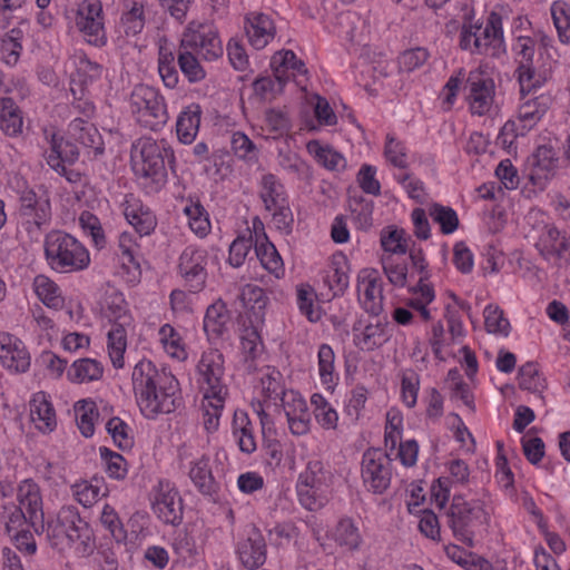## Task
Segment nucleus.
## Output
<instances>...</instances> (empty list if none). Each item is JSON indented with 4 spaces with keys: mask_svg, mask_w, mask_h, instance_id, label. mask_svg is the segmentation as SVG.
Returning a JSON list of instances; mask_svg holds the SVG:
<instances>
[{
    "mask_svg": "<svg viewBox=\"0 0 570 570\" xmlns=\"http://www.w3.org/2000/svg\"><path fill=\"white\" fill-rule=\"evenodd\" d=\"M166 165L174 168L175 155L165 139L141 137L132 144V170L137 177L149 179L154 190H159L167 181Z\"/></svg>",
    "mask_w": 570,
    "mask_h": 570,
    "instance_id": "f257e3e1",
    "label": "nucleus"
},
{
    "mask_svg": "<svg viewBox=\"0 0 570 570\" xmlns=\"http://www.w3.org/2000/svg\"><path fill=\"white\" fill-rule=\"evenodd\" d=\"M444 517L454 538L470 548L474 547V538L489 521V514L482 501H469L461 494L452 498V502L445 510Z\"/></svg>",
    "mask_w": 570,
    "mask_h": 570,
    "instance_id": "f03ea898",
    "label": "nucleus"
},
{
    "mask_svg": "<svg viewBox=\"0 0 570 570\" xmlns=\"http://www.w3.org/2000/svg\"><path fill=\"white\" fill-rule=\"evenodd\" d=\"M502 17L492 11L485 26L465 18L460 32V48L471 53L497 56L503 50Z\"/></svg>",
    "mask_w": 570,
    "mask_h": 570,
    "instance_id": "7ed1b4c3",
    "label": "nucleus"
},
{
    "mask_svg": "<svg viewBox=\"0 0 570 570\" xmlns=\"http://www.w3.org/2000/svg\"><path fill=\"white\" fill-rule=\"evenodd\" d=\"M45 255L49 265L58 272L82 271L90 263L86 247L77 238L61 230H52L46 235Z\"/></svg>",
    "mask_w": 570,
    "mask_h": 570,
    "instance_id": "20e7f679",
    "label": "nucleus"
},
{
    "mask_svg": "<svg viewBox=\"0 0 570 570\" xmlns=\"http://www.w3.org/2000/svg\"><path fill=\"white\" fill-rule=\"evenodd\" d=\"M105 315L112 324L108 332V351L112 365L124 367V353L127 347V328L132 325L128 304L120 292H111L105 298Z\"/></svg>",
    "mask_w": 570,
    "mask_h": 570,
    "instance_id": "39448f33",
    "label": "nucleus"
},
{
    "mask_svg": "<svg viewBox=\"0 0 570 570\" xmlns=\"http://www.w3.org/2000/svg\"><path fill=\"white\" fill-rule=\"evenodd\" d=\"M130 108L137 122L154 131L161 129L169 119L164 97L157 89L147 85L134 88Z\"/></svg>",
    "mask_w": 570,
    "mask_h": 570,
    "instance_id": "423d86ee",
    "label": "nucleus"
},
{
    "mask_svg": "<svg viewBox=\"0 0 570 570\" xmlns=\"http://www.w3.org/2000/svg\"><path fill=\"white\" fill-rule=\"evenodd\" d=\"M131 381L136 396H145V409L149 415L155 413L153 411L170 409L168 399H163L164 402L159 405V403L155 402V399H150V393H154L156 384L170 390V383H173L171 373L165 370L158 371L151 361L141 360L132 370Z\"/></svg>",
    "mask_w": 570,
    "mask_h": 570,
    "instance_id": "0eeeda50",
    "label": "nucleus"
},
{
    "mask_svg": "<svg viewBox=\"0 0 570 570\" xmlns=\"http://www.w3.org/2000/svg\"><path fill=\"white\" fill-rule=\"evenodd\" d=\"M181 48L212 61L223 56V46L217 30L209 24L190 22L183 33Z\"/></svg>",
    "mask_w": 570,
    "mask_h": 570,
    "instance_id": "6e6552de",
    "label": "nucleus"
},
{
    "mask_svg": "<svg viewBox=\"0 0 570 570\" xmlns=\"http://www.w3.org/2000/svg\"><path fill=\"white\" fill-rule=\"evenodd\" d=\"M391 459L379 449H368L362 459V479L368 491L382 494L391 483Z\"/></svg>",
    "mask_w": 570,
    "mask_h": 570,
    "instance_id": "1a4fd4ad",
    "label": "nucleus"
},
{
    "mask_svg": "<svg viewBox=\"0 0 570 570\" xmlns=\"http://www.w3.org/2000/svg\"><path fill=\"white\" fill-rule=\"evenodd\" d=\"M328 479L330 472L325 470L322 461L311 460L307 462L296 484L297 495L304 508L313 511L321 505L317 494L323 487L327 485Z\"/></svg>",
    "mask_w": 570,
    "mask_h": 570,
    "instance_id": "9d476101",
    "label": "nucleus"
},
{
    "mask_svg": "<svg viewBox=\"0 0 570 570\" xmlns=\"http://www.w3.org/2000/svg\"><path fill=\"white\" fill-rule=\"evenodd\" d=\"M208 262L204 249L187 246L179 256L178 273L190 293H199L206 286Z\"/></svg>",
    "mask_w": 570,
    "mask_h": 570,
    "instance_id": "9b49d317",
    "label": "nucleus"
},
{
    "mask_svg": "<svg viewBox=\"0 0 570 570\" xmlns=\"http://www.w3.org/2000/svg\"><path fill=\"white\" fill-rule=\"evenodd\" d=\"M151 509L158 519L166 524L176 527L183 521V498L168 481L158 482L151 499Z\"/></svg>",
    "mask_w": 570,
    "mask_h": 570,
    "instance_id": "f8f14e48",
    "label": "nucleus"
},
{
    "mask_svg": "<svg viewBox=\"0 0 570 570\" xmlns=\"http://www.w3.org/2000/svg\"><path fill=\"white\" fill-rule=\"evenodd\" d=\"M72 546L80 553H89L94 549V534L89 523L82 519L73 505L62 507L57 514Z\"/></svg>",
    "mask_w": 570,
    "mask_h": 570,
    "instance_id": "ddd939ff",
    "label": "nucleus"
},
{
    "mask_svg": "<svg viewBox=\"0 0 570 570\" xmlns=\"http://www.w3.org/2000/svg\"><path fill=\"white\" fill-rule=\"evenodd\" d=\"M76 24L89 43L97 47L106 45L107 37L102 21V4L100 0H83L78 9Z\"/></svg>",
    "mask_w": 570,
    "mask_h": 570,
    "instance_id": "4468645a",
    "label": "nucleus"
},
{
    "mask_svg": "<svg viewBox=\"0 0 570 570\" xmlns=\"http://www.w3.org/2000/svg\"><path fill=\"white\" fill-rule=\"evenodd\" d=\"M18 214L28 224L41 229L51 218V205L48 196L43 193L38 195L33 188L26 186L18 191Z\"/></svg>",
    "mask_w": 570,
    "mask_h": 570,
    "instance_id": "2eb2a0df",
    "label": "nucleus"
},
{
    "mask_svg": "<svg viewBox=\"0 0 570 570\" xmlns=\"http://www.w3.org/2000/svg\"><path fill=\"white\" fill-rule=\"evenodd\" d=\"M197 368L208 386L206 396L214 397L222 403L227 394V389L223 384L225 372L223 354L217 350L204 353Z\"/></svg>",
    "mask_w": 570,
    "mask_h": 570,
    "instance_id": "dca6fc26",
    "label": "nucleus"
},
{
    "mask_svg": "<svg viewBox=\"0 0 570 570\" xmlns=\"http://www.w3.org/2000/svg\"><path fill=\"white\" fill-rule=\"evenodd\" d=\"M17 500L19 502L17 507L29 519V525L36 533H42L45 531V518L39 485L31 479L23 480L18 487Z\"/></svg>",
    "mask_w": 570,
    "mask_h": 570,
    "instance_id": "f3484780",
    "label": "nucleus"
},
{
    "mask_svg": "<svg viewBox=\"0 0 570 570\" xmlns=\"http://www.w3.org/2000/svg\"><path fill=\"white\" fill-rule=\"evenodd\" d=\"M240 563L248 570L264 566L267 559V544L262 531L252 524L246 538L237 543L236 549Z\"/></svg>",
    "mask_w": 570,
    "mask_h": 570,
    "instance_id": "a211bd4d",
    "label": "nucleus"
},
{
    "mask_svg": "<svg viewBox=\"0 0 570 570\" xmlns=\"http://www.w3.org/2000/svg\"><path fill=\"white\" fill-rule=\"evenodd\" d=\"M470 109L473 115L483 116L493 102L494 81L478 71H471L466 79Z\"/></svg>",
    "mask_w": 570,
    "mask_h": 570,
    "instance_id": "6ab92c4d",
    "label": "nucleus"
},
{
    "mask_svg": "<svg viewBox=\"0 0 570 570\" xmlns=\"http://www.w3.org/2000/svg\"><path fill=\"white\" fill-rule=\"evenodd\" d=\"M518 45L520 50L518 52V68L515 70L518 82L520 85V94L522 98L534 89V69L532 59L534 57L533 41L530 37H518Z\"/></svg>",
    "mask_w": 570,
    "mask_h": 570,
    "instance_id": "aec40b11",
    "label": "nucleus"
},
{
    "mask_svg": "<svg viewBox=\"0 0 570 570\" xmlns=\"http://www.w3.org/2000/svg\"><path fill=\"white\" fill-rule=\"evenodd\" d=\"M289 395L292 400L283 403L289 430L294 435H304L308 432L311 422L307 404L302 396L294 392H291Z\"/></svg>",
    "mask_w": 570,
    "mask_h": 570,
    "instance_id": "412c9836",
    "label": "nucleus"
},
{
    "mask_svg": "<svg viewBox=\"0 0 570 570\" xmlns=\"http://www.w3.org/2000/svg\"><path fill=\"white\" fill-rule=\"evenodd\" d=\"M240 299L244 306L249 309V323L263 325L265 321V309L269 302L266 292L255 284H246L242 289Z\"/></svg>",
    "mask_w": 570,
    "mask_h": 570,
    "instance_id": "4be33fe9",
    "label": "nucleus"
},
{
    "mask_svg": "<svg viewBox=\"0 0 570 570\" xmlns=\"http://www.w3.org/2000/svg\"><path fill=\"white\" fill-rule=\"evenodd\" d=\"M358 282L365 284L364 309L377 316L383 311L382 284L376 271L364 269L358 275Z\"/></svg>",
    "mask_w": 570,
    "mask_h": 570,
    "instance_id": "5701e85b",
    "label": "nucleus"
},
{
    "mask_svg": "<svg viewBox=\"0 0 570 570\" xmlns=\"http://www.w3.org/2000/svg\"><path fill=\"white\" fill-rule=\"evenodd\" d=\"M245 29L250 45L258 50L265 48L275 35L274 22L264 13L247 17Z\"/></svg>",
    "mask_w": 570,
    "mask_h": 570,
    "instance_id": "b1692460",
    "label": "nucleus"
},
{
    "mask_svg": "<svg viewBox=\"0 0 570 570\" xmlns=\"http://www.w3.org/2000/svg\"><path fill=\"white\" fill-rule=\"evenodd\" d=\"M30 417L37 429L51 432L57 425L56 412L45 392H37L30 401Z\"/></svg>",
    "mask_w": 570,
    "mask_h": 570,
    "instance_id": "393cba45",
    "label": "nucleus"
},
{
    "mask_svg": "<svg viewBox=\"0 0 570 570\" xmlns=\"http://www.w3.org/2000/svg\"><path fill=\"white\" fill-rule=\"evenodd\" d=\"M79 157V150L76 145L65 140L57 134L50 138V153L46 156L47 164L57 173L65 170V163L73 164Z\"/></svg>",
    "mask_w": 570,
    "mask_h": 570,
    "instance_id": "a878e982",
    "label": "nucleus"
},
{
    "mask_svg": "<svg viewBox=\"0 0 570 570\" xmlns=\"http://www.w3.org/2000/svg\"><path fill=\"white\" fill-rule=\"evenodd\" d=\"M68 132L77 142L92 149L96 156L104 153L102 138L92 124L82 118H76L69 124Z\"/></svg>",
    "mask_w": 570,
    "mask_h": 570,
    "instance_id": "bb28decb",
    "label": "nucleus"
},
{
    "mask_svg": "<svg viewBox=\"0 0 570 570\" xmlns=\"http://www.w3.org/2000/svg\"><path fill=\"white\" fill-rule=\"evenodd\" d=\"M229 318L228 309L222 299L207 307L204 317V331L210 341L223 337L227 332Z\"/></svg>",
    "mask_w": 570,
    "mask_h": 570,
    "instance_id": "cd10ccee",
    "label": "nucleus"
},
{
    "mask_svg": "<svg viewBox=\"0 0 570 570\" xmlns=\"http://www.w3.org/2000/svg\"><path fill=\"white\" fill-rule=\"evenodd\" d=\"M546 228L547 232L541 238L540 254L548 259L553 256L564 263H570V238L561 235L554 227L546 226Z\"/></svg>",
    "mask_w": 570,
    "mask_h": 570,
    "instance_id": "c85d7f7f",
    "label": "nucleus"
},
{
    "mask_svg": "<svg viewBox=\"0 0 570 570\" xmlns=\"http://www.w3.org/2000/svg\"><path fill=\"white\" fill-rule=\"evenodd\" d=\"M202 108L198 104H190L178 116L176 131L178 139L184 144H191L200 125Z\"/></svg>",
    "mask_w": 570,
    "mask_h": 570,
    "instance_id": "c756f323",
    "label": "nucleus"
},
{
    "mask_svg": "<svg viewBox=\"0 0 570 570\" xmlns=\"http://www.w3.org/2000/svg\"><path fill=\"white\" fill-rule=\"evenodd\" d=\"M189 478L202 494L207 497L217 494L219 484L213 476L208 458L202 456L193 464Z\"/></svg>",
    "mask_w": 570,
    "mask_h": 570,
    "instance_id": "7c9ffc66",
    "label": "nucleus"
},
{
    "mask_svg": "<svg viewBox=\"0 0 570 570\" xmlns=\"http://www.w3.org/2000/svg\"><path fill=\"white\" fill-rule=\"evenodd\" d=\"M104 366L94 358H80L75 361L67 371L68 379L73 383L98 381L102 377Z\"/></svg>",
    "mask_w": 570,
    "mask_h": 570,
    "instance_id": "2f4dec72",
    "label": "nucleus"
},
{
    "mask_svg": "<svg viewBox=\"0 0 570 570\" xmlns=\"http://www.w3.org/2000/svg\"><path fill=\"white\" fill-rule=\"evenodd\" d=\"M347 272L348 263L346 257L344 255H340L338 257L334 256L332 274L324 277V283L328 286L330 291H332L333 297L343 295L348 287L350 279Z\"/></svg>",
    "mask_w": 570,
    "mask_h": 570,
    "instance_id": "473e14b6",
    "label": "nucleus"
},
{
    "mask_svg": "<svg viewBox=\"0 0 570 570\" xmlns=\"http://www.w3.org/2000/svg\"><path fill=\"white\" fill-rule=\"evenodd\" d=\"M0 129L8 136H17L21 132L22 117L12 98L0 100Z\"/></svg>",
    "mask_w": 570,
    "mask_h": 570,
    "instance_id": "72a5a7b5",
    "label": "nucleus"
},
{
    "mask_svg": "<svg viewBox=\"0 0 570 570\" xmlns=\"http://www.w3.org/2000/svg\"><path fill=\"white\" fill-rule=\"evenodd\" d=\"M387 322L377 321L376 324L368 323L364 325L361 334H355V341L362 350L373 351L389 341L386 334Z\"/></svg>",
    "mask_w": 570,
    "mask_h": 570,
    "instance_id": "f704fd0d",
    "label": "nucleus"
},
{
    "mask_svg": "<svg viewBox=\"0 0 570 570\" xmlns=\"http://www.w3.org/2000/svg\"><path fill=\"white\" fill-rule=\"evenodd\" d=\"M170 390L169 389H164L161 385H158L156 384L155 386V391L154 393L151 392L150 393V399H155V402L157 403H163V399H168L169 401V406L170 409L169 410H166V411H154L155 413L153 415H149L145 409V405H146V402L144 401L145 396H141L139 395L137 399H138V405L140 407V411L141 413L145 415V417L147 419H155L158 414H168V413H171L176 410L177 407V397H176V393L178 391V381L175 379V376L173 375V383H170Z\"/></svg>",
    "mask_w": 570,
    "mask_h": 570,
    "instance_id": "c9c22d12",
    "label": "nucleus"
},
{
    "mask_svg": "<svg viewBox=\"0 0 570 570\" xmlns=\"http://www.w3.org/2000/svg\"><path fill=\"white\" fill-rule=\"evenodd\" d=\"M262 187L261 198L267 210H272L274 206L287 202L285 188L275 175H264L262 177Z\"/></svg>",
    "mask_w": 570,
    "mask_h": 570,
    "instance_id": "e433bc0d",
    "label": "nucleus"
},
{
    "mask_svg": "<svg viewBox=\"0 0 570 570\" xmlns=\"http://www.w3.org/2000/svg\"><path fill=\"white\" fill-rule=\"evenodd\" d=\"M35 292L38 298L48 307L59 309L63 299L59 294L57 284L45 275H38L33 281Z\"/></svg>",
    "mask_w": 570,
    "mask_h": 570,
    "instance_id": "4c0bfd02",
    "label": "nucleus"
},
{
    "mask_svg": "<svg viewBox=\"0 0 570 570\" xmlns=\"http://www.w3.org/2000/svg\"><path fill=\"white\" fill-rule=\"evenodd\" d=\"M77 425L85 438L95 432V420L99 416L97 405L91 400H80L75 404Z\"/></svg>",
    "mask_w": 570,
    "mask_h": 570,
    "instance_id": "58836bf2",
    "label": "nucleus"
},
{
    "mask_svg": "<svg viewBox=\"0 0 570 570\" xmlns=\"http://www.w3.org/2000/svg\"><path fill=\"white\" fill-rule=\"evenodd\" d=\"M177 62L183 75L191 83L199 82L205 79L206 71L199 63L196 53L189 50V48H181L177 53Z\"/></svg>",
    "mask_w": 570,
    "mask_h": 570,
    "instance_id": "ea45409f",
    "label": "nucleus"
},
{
    "mask_svg": "<svg viewBox=\"0 0 570 570\" xmlns=\"http://www.w3.org/2000/svg\"><path fill=\"white\" fill-rule=\"evenodd\" d=\"M558 157L551 142L537 147V186L543 177L548 180L557 168Z\"/></svg>",
    "mask_w": 570,
    "mask_h": 570,
    "instance_id": "a19ab883",
    "label": "nucleus"
},
{
    "mask_svg": "<svg viewBox=\"0 0 570 570\" xmlns=\"http://www.w3.org/2000/svg\"><path fill=\"white\" fill-rule=\"evenodd\" d=\"M429 215L434 223L440 225L441 233L444 235L454 233L459 227L458 214L449 206L435 203L430 207Z\"/></svg>",
    "mask_w": 570,
    "mask_h": 570,
    "instance_id": "79ce46f5",
    "label": "nucleus"
},
{
    "mask_svg": "<svg viewBox=\"0 0 570 570\" xmlns=\"http://www.w3.org/2000/svg\"><path fill=\"white\" fill-rule=\"evenodd\" d=\"M551 42L552 40L548 36L542 35L540 37V57L543 59L546 56L547 59L538 73L537 88L541 82H548L552 78L553 68L558 62V52Z\"/></svg>",
    "mask_w": 570,
    "mask_h": 570,
    "instance_id": "37998d69",
    "label": "nucleus"
},
{
    "mask_svg": "<svg viewBox=\"0 0 570 570\" xmlns=\"http://www.w3.org/2000/svg\"><path fill=\"white\" fill-rule=\"evenodd\" d=\"M334 539L341 547L348 550L358 549L362 542L357 527L348 518L340 520L335 528Z\"/></svg>",
    "mask_w": 570,
    "mask_h": 570,
    "instance_id": "c03bdc74",
    "label": "nucleus"
},
{
    "mask_svg": "<svg viewBox=\"0 0 570 570\" xmlns=\"http://www.w3.org/2000/svg\"><path fill=\"white\" fill-rule=\"evenodd\" d=\"M234 434L238 439L239 450L244 453H253L256 450V443L250 429V422L245 413L234 415Z\"/></svg>",
    "mask_w": 570,
    "mask_h": 570,
    "instance_id": "a18cd8bd",
    "label": "nucleus"
},
{
    "mask_svg": "<svg viewBox=\"0 0 570 570\" xmlns=\"http://www.w3.org/2000/svg\"><path fill=\"white\" fill-rule=\"evenodd\" d=\"M484 326L488 333L508 336L510 322L504 317L503 311L497 305H488L483 312Z\"/></svg>",
    "mask_w": 570,
    "mask_h": 570,
    "instance_id": "49530a36",
    "label": "nucleus"
},
{
    "mask_svg": "<svg viewBox=\"0 0 570 570\" xmlns=\"http://www.w3.org/2000/svg\"><path fill=\"white\" fill-rule=\"evenodd\" d=\"M353 220L357 229L368 230L373 225V202L363 197L353 198L350 202Z\"/></svg>",
    "mask_w": 570,
    "mask_h": 570,
    "instance_id": "de8ad7c7",
    "label": "nucleus"
},
{
    "mask_svg": "<svg viewBox=\"0 0 570 570\" xmlns=\"http://www.w3.org/2000/svg\"><path fill=\"white\" fill-rule=\"evenodd\" d=\"M550 11L560 41L568 42L570 40V13L567 3L556 1L552 3Z\"/></svg>",
    "mask_w": 570,
    "mask_h": 570,
    "instance_id": "09e8293b",
    "label": "nucleus"
},
{
    "mask_svg": "<svg viewBox=\"0 0 570 570\" xmlns=\"http://www.w3.org/2000/svg\"><path fill=\"white\" fill-rule=\"evenodd\" d=\"M99 451L107 474L112 479L124 480L127 475V463L124 456L105 446Z\"/></svg>",
    "mask_w": 570,
    "mask_h": 570,
    "instance_id": "8fccbe9b",
    "label": "nucleus"
},
{
    "mask_svg": "<svg viewBox=\"0 0 570 570\" xmlns=\"http://www.w3.org/2000/svg\"><path fill=\"white\" fill-rule=\"evenodd\" d=\"M125 216L128 223L139 233L140 236L150 235L156 227V218L149 212L141 209L126 208Z\"/></svg>",
    "mask_w": 570,
    "mask_h": 570,
    "instance_id": "3c124183",
    "label": "nucleus"
},
{
    "mask_svg": "<svg viewBox=\"0 0 570 570\" xmlns=\"http://www.w3.org/2000/svg\"><path fill=\"white\" fill-rule=\"evenodd\" d=\"M261 325L250 324L246 327L242 335V350L246 356V361L256 360L263 352L264 345L258 332Z\"/></svg>",
    "mask_w": 570,
    "mask_h": 570,
    "instance_id": "603ef678",
    "label": "nucleus"
},
{
    "mask_svg": "<svg viewBox=\"0 0 570 570\" xmlns=\"http://www.w3.org/2000/svg\"><path fill=\"white\" fill-rule=\"evenodd\" d=\"M255 253L257 258L261 261L263 267L268 272H275L281 266V256L277 253L275 246L267 240L266 235L263 233V237L266 243L258 245L259 235L256 233Z\"/></svg>",
    "mask_w": 570,
    "mask_h": 570,
    "instance_id": "864d4df0",
    "label": "nucleus"
},
{
    "mask_svg": "<svg viewBox=\"0 0 570 570\" xmlns=\"http://www.w3.org/2000/svg\"><path fill=\"white\" fill-rule=\"evenodd\" d=\"M107 432L120 450L131 449L134 439L129 435V426L118 416L111 417L106 424Z\"/></svg>",
    "mask_w": 570,
    "mask_h": 570,
    "instance_id": "5fc2aeb1",
    "label": "nucleus"
},
{
    "mask_svg": "<svg viewBox=\"0 0 570 570\" xmlns=\"http://www.w3.org/2000/svg\"><path fill=\"white\" fill-rule=\"evenodd\" d=\"M100 521L102 525L110 532L116 542L121 543L126 540L127 532L124 529L117 512L109 504H105L101 511Z\"/></svg>",
    "mask_w": 570,
    "mask_h": 570,
    "instance_id": "6e6d98bb",
    "label": "nucleus"
},
{
    "mask_svg": "<svg viewBox=\"0 0 570 570\" xmlns=\"http://www.w3.org/2000/svg\"><path fill=\"white\" fill-rule=\"evenodd\" d=\"M230 147L235 156L247 161L257 160V150L254 142L243 132L236 131L232 135Z\"/></svg>",
    "mask_w": 570,
    "mask_h": 570,
    "instance_id": "4d7b16f0",
    "label": "nucleus"
},
{
    "mask_svg": "<svg viewBox=\"0 0 570 570\" xmlns=\"http://www.w3.org/2000/svg\"><path fill=\"white\" fill-rule=\"evenodd\" d=\"M315 146V157L318 163H321L325 168L331 170H336L340 167L345 166L344 157L332 149L331 147H323L317 141H313L308 144L309 151L312 150V147Z\"/></svg>",
    "mask_w": 570,
    "mask_h": 570,
    "instance_id": "13d9d810",
    "label": "nucleus"
},
{
    "mask_svg": "<svg viewBox=\"0 0 570 570\" xmlns=\"http://www.w3.org/2000/svg\"><path fill=\"white\" fill-rule=\"evenodd\" d=\"M121 23L127 36L139 33L145 26L142 4L134 2L132 7L121 16Z\"/></svg>",
    "mask_w": 570,
    "mask_h": 570,
    "instance_id": "bf43d9fd",
    "label": "nucleus"
},
{
    "mask_svg": "<svg viewBox=\"0 0 570 570\" xmlns=\"http://www.w3.org/2000/svg\"><path fill=\"white\" fill-rule=\"evenodd\" d=\"M318 371L321 381L325 384L332 383L334 379L335 354L328 344H322L318 348Z\"/></svg>",
    "mask_w": 570,
    "mask_h": 570,
    "instance_id": "052dcab7",
    "label": "nucleus"
},
{
    "mask_svg": "<svg viewBox=\"0 0 570 570\" xmlns=\"http://www.w3.org/2000/svg\"><path fill=\"white\" fill-rule=\"evenodd\" d=\"M1 520L4 521L6 532L11 535L12 532L23 529L24 524H29V519L17 505H3Z\"/></svg>",
    "mask_w": 570,
    "mask_h": 570,
    "instance_id": "680f3d73",
    "label": "nucleus"
},
{
    "mask_svg": "<svg viewBox=\"0 0 570 570\" xmlns=\"http://www.w3.org/2000/svg\"><path fill=\"white\" fill-rule=\"evenodd\" d=\"M45 530L47 540L52 548L63 550L67 547L72 546L65 528L59 522L58 517L55 520L47 522V524H45Z\"/></svg>",
    "mask_w": 570,
    "mask_h": 570,
    "instance_id": "e2e57ef3",
    "label": "nucleus"
},
{
    "mask_svg": "<svg viewBox=\"0 0 570 570\" xmlns=\"http://www.w3.org/2000/svg\"><path fill=\"white\" fill-rule=\"evenodd\" d=\"M253 246L252 235L248 237L238 236L229 246L228 263L233 267H239L244 264L246 256L248 255Z\"/></svg>",
    "mask_w": 570,
    "mask_h": 570,
    "instance_id": "0e129e2a",
    "label": "nucleus"
},
{
    "mask_svg": "<svg viewBox=\"0 0 570 570\" xmlns=\"http://www.w3.org/2000/svg\"><path fill=\"white\" fill-rule=\"evenodd\" d=\"M386 159L397 168H406V148L402 141L396 140L394 137L387 135L384 148Z\"/></svg>",
    "mask_w": 570,
    "mask_h": 570,
    "instance_id": "69168bd1",
    "label": "nucleus"
},
{
    "mask_svg": "<svg viewBox=\"0 0 570 570\" xmlns=\"http://www.w3.org/2000/svg\"><path fill=\"white\" fill-rule=\"evenodd\" d=\"M79 223L81 228L90 234L95 244L104 247L106 238L99 218L92 213L85 210L79 217Z\"/></svg>",
    "mask_w": 570,
    "mask_h": 570,
    "instance_id": "338daca9",
    "label": "nucleus"
},
{
    "mask_svg": "<svg viewBox=\"0 0 570 570\" xmlns=\"http://www.w3.org/2000/svg\"><path fill=\"white\" fill-rule=\"evenodd\" d=\"M429 58L426 49L417 47L405 50L399 58L400 70L411 72L425 63Z\"/></svg>",
    "mask_w": 570,
    "mask_h": 570,
    "instance_id": "774afa93",
    "label": "nucleus"
}]
</instances>
